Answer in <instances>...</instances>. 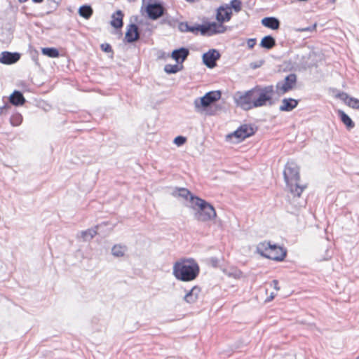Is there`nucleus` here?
<instances>
[{"instance_id": "obj_1", "label": "nucleus", "mask_w": 359, "mask_h": 359, "mask_svg": "<svg viewBox=\"0 0 359 359\" xmlns=\"http://www.w3.org/2000/svg\"><path fill=\"white\" fill-rule=\"evenodd\" d=\"M187 206L191 210L194 219L198 222H212L217 217L213 205L199 197L191 198V204Z\"/></svg>"}, {"instance_id": "obj_2", "label": "nucleus", "mask_w": 359, "mask_h": 359, "mask_svg": "<svg viewBox=\"0 0 359 359\" xmlns=\"http://www.w3.org/2000/svg\"><path fill=\"white\" fill-rule=\"evenodd\" d=\"M199 273V266L193 259H184L176 262L172 274L176 279L184 282L194 280Z\"/></svg>"}, {"instance_id": "obj_3", "label": "nucleus", "mask_w": 359, "mask_h": 359, "mask_svg": "<svg viewBox=\"0 0 359 359\" xmlns=\"http://www.w3.org/2000/svg\"><path fill=\"white\" fill-rule=\"evenodd\" d=\"M287 191L294 196L299 197L305 187L299 184V170L294 162H287L283 171Z\"/></svg>"}, {"instance_id": "obj_4", "label": "nucleus", "mask_w": 359, "mask_h": 359, "mask_svg": "<svg viewBox=\"0 0 359 359\" xmlns=\"http://www.w3.org/2000/svg\"><path fill=\"white\" fill-rule=\"evenodd\" d=\"M221 97V92L219 90L210 91L205 94L203 97H198L194 101V110L196 112L201 115H211L208 107Z\"/></svg>"}, {"instance_id": "obj_5", "label": "nucleus", "mask_w": 359, "mask_h": 359, "mask_svg": "<svg viewBox=\"0 0 359 359\" xmlns=\"http://www.w3.org/2000/svg\"><path fill=\"white\" fill-rule=\"evenodd\" d=\"M254 107H260L271 104L274 89L273 86L265 87L257 86L251 89Z\"/></svg>"}, {"instance_id": "obj_6", "label": "nucleus", "mask_w": 359, "mask_h": 359, "mask_svg": "<svg viewBox=\"0 0 359 359\" xmlns=\"http://www.w3.org/2000/svg\"><path fill=\"white\" fill-rule=\"evenodd\" d=\"M236 104L244 110H249L254 107L251 90L245 92H236L233 95Z\"/></svg>"}, {"instance_id": "obj_7", "label": "nucleus", "mask_w": 359, "mask_h": 359, "mask_svg": "<svg viewBox=\"0 0 359 359\" xmlns=\"http://www.w3.org/2000/svg\"><path fill=\"white\" fill-rule=\"evenodd\" d=\"M297 77L294 74H290L287 76L282 81L276 84V93L279 95H283L289 90H292L296 83Z\"/></svg>"}, {"instance_id": "obj_8", "label": "nucleus", "mask_w": 359, "mask_h": 359, "mask_svg": "<svg viewBox=\"0 0 359 359\" xmlns=\"http://www.w3.org/2000/svg\"><path fill=\"white\" fill-rule=\"evenodd\" d=\"M226 27L221 22H210L205 25L200 26V32L202 34L213 35L215 34L224 33Z\"/></svg>"}, {"instance_id": "obj_9", "label": "nucleus", "mask_w": 359, "mask_h": 359, "mask_svg": "<svg viewBox=\"0 0 359 359\" xmlns=\"http://www.w3.org/2000/svg\"><path fill=\"white\" fill-rule=\"evenodd\" d=\"M255 133V130L252 126L243 125L238 128L233 133L229 135V138L235 137L240 142L244 139L251 136Z\"/></svg>"}, {"instance_id": "obj_10", "label": "nucleus", "mask_w": 359, "mask_h": 359, "mask_svg": "<svg viewBox=\"0 0 359 359\" xmlns=\"http://www.w3.org/2000/svg\"><path fill=\"white\" fill-rule=\"evenodd\" d=\"M220 57V54L216 49H210L205 53L203 56V62L208 68H214L216 66V62Z\"/></svg>"}, {"instance_id": "obj_11", "label": "nucleus", "mask_w": 359, "mask_h": 359, "mask_svg": "<svg viewBox=\"0 0 359 359\" xmlns=\"http://www.w3.org/2000/svg\"><path fill=\"white\" fill-rule=\"evenodd\" d=\"M146 12L149 18L151 20H156L163 14V7L160 4H149L146 6Z\"/></svg>"}, {"instance_id": "obj_12", "label": "nucleus", "mask_w": 359, "mask_h": 359, "mask_svg": "<svg viewBox=\"0 0 359 359\" xmlns=\"http://www.w3.org/2000/svg\"><path fill=\"white\" fill-rule=\"evenodd\" d=\"M286 256V250L282 247L276 245H271V248L269 250L267 258L275 260L282 261Z\"/></svg>"}, {"instance_id": "obj_13", "label": "nucleus", "mask_w": 359, "mask_h": 359, "mask_svg": "<svg viewBox=\"0 0 359 359\" xmlns=\"http://www.w3.org/2000/svg\"><path fill=\"white\" fill-rule=\"evenodd\" d=\"M231 8L228 4H225L217 8L216 19L221 23L229 22L231 20Z\"/></svg>"}, {"instance_id": "obj_14", "label": "nucleus", "mask_w": 359, "mask_h": 359, "mask_svg": "<svg viewBox=\"0 0 359 359\" xmlns=\"http://www.w3.org/2000/svg\"><path fill=\"white\" fill-rule=\"evenodd\" d=\"M334 97L340 99L347 106L354 109H359V100L353 97L349 96L344 92H337Z\"/></svg>"}, {"instance_id": "obj_15", "label": "nucleus", "mask_w": 359, "mask_h": 359, "mask_svg": "<svg viewBox=\"0 0 359 359\" xmlns=\"http://www.w3.org/2000/svg\"><path fill=\"white\" fill-rule=\"evenodd\" d=\"M171 195L175 198H181L187 201V204H191V198H197L193 195L187 189L175 188L171 192Z\"/></svg>"}, {"instance_id": "obj_16", "label": "nucleus", "mask_w": 359, "mask_h": 359, "mask_svg": "<svg viewBox=\"0 0 359 359\" xmlns=\"http://www.w3.org/2000/svg\"><path fill=\"white\" fill-rule=\"evenodd\" d=\"M20 58V55L18 53L4 51L0 54V63L4 65H12L17 62Z\"/></svg>"}, {"instance_id": "obj_17", "label": "nucleus", "mask_w": 359, "mask_h": 359, "mask_svg": "<svg viewBox=\"0 0 359 359\" xmlns=\"http://www.w3.org/2000/svg\"><path fill=\"white\" fill-rule=\"evenodd\" d=\"M298 105V100L293 98H284L279 107L280 111H291Z\"/></svg>"}, {"instance_id": "obj_18", "label": "nucleus", "mask_w": 359, "mask_h": 359, "mask_svg": "<svg viewBox=\"0 0 359 359\" xmlns=\"http://www.w3.org/2000/svg\"><path fill=\"white\" fill-rule=\"evenodd\" d=\"M201 288L198 286H194L184 297V300L188 304L196 302L201 293Z\"/></svg>"}, {"instance_id": "obj_19", "label": "nucleus", "mask_w": 359, "mask_h": 359, "mask_svg": "<svg viewBox=\"0 0 359 359\" xmlns=\"http://www.w3.org/2000/svg\"><path fill=\"white\" fill-rule=\"evenodd\" d=\"M189 51L186 48H180L172 52L171 57L177 63H182L189 55Z\"/></svg>"}, {"instance_id": "obj_20", "label": "nucleus", "mask_w": 359, "mask_h": 359, "mask_svg": "<svg viewBox=\"0 0 359 359\" xmlns=\"http://www.w3.org/2000/svg\"><path fill=\"white\" fill-rule=\"evenodd\" d=\"M139 37L137 27L134 25H130L128 27L127 32L126 33V39L128 42H134L137 40Z\"/></svg>"}, {"instance_id": "obj_21", "label": "nucleus", "mask_w": 359, "mask_h": 359, "mask_svg": "<svg viewBox=\"0 0 359 359\" xmlns=\"http://www.w3.org/2000/svg\"><path fill=\"white\" fill-rule=\"evenodd\" d=\"M262 24L268 28L271 29H278L280 26L279 20L274 17H267L262 20Z\"/></svg>"}, {"instance_id": "obj_22", "label": "nucleus", "mask_w": 359, "mask_h": 359, "mask_svg": "<svg viewBox=\"0 0 359 359\" xmlns=\"http://www.w3.org/2000/svg\"><path fill=\"white\" fill-rule=\"evenodd\" d=\"M9 101L13 105L20 106L25 102V99L20 91L15 90L10 95Z\"/></svg>"}, {"instance_id": "obj_23", "label": "nucleus", "mask_w": 359, "mask_h": 359, "mask_svg": "<svg viewBox=\"0 0 359 359\" xmlns=\"http://www.w3.org/2000/svg\"><path fill=\"white\" fill-rule=\"evenodd\" d=\"M123 15L121 11H117L111 15V25L114 28H121L123 26Z\"/></svg>"}, {"instance_id": "obj_24", "label": "nucleus", "mask_w": 359, "mask_h": 359, "mask_svg": "<svg viewBox=\"0 0 359 359\" xmlns=\"http://www.w3.org/2000/svg\"><path fill=\"white\" fill-rule=\"evenodd\" d=\"M271 243L269 242H261L259 243L256 248V251L261 256L267 258L269 250L271 248Z\"/></svg>"}, {"instance_id": "obj_25", "label": "nucleus", "mask_w": 359, "mask_h": 359, "mask_svg": "<svg viewBox=\"0 0 359 359\" xmlns=\"http://www.w3.org/2000/svg\"><path fill=\"white\" fill-rule=\"evenodd\" d=\"M337 114L340 117L341 121L348 128H353L354 127V123L344 111L339 109L337 111Z\"/></svg>"}, {"instance_id": "obj_26", "label": "nucleus", "mask_w": 359, "mask_h": 359, "mask_svg": "<svg viewBox=\"0 0 359 359\" xmlns=\"http://www.w3.org/2000/svg\"><path fill=\"white\" fill-rule=\"evenodd\" d=\"M127 248L125 245H114L111 248V254L116 257H122L125 255Z\"/></svg>"}, {"instance_id": "obj_27", "label": "nucleus", "mask_w": 359, "mask_h": 359, "mask_svg": "<svg viewBox=\"0 0 359 359\" xmlns=\"http://www.w3.org/2000/svg\"><path fill=\"white\" fill-rule=\"evenodd\" d=\"M275 40L271 36H264L260 43V46L262 48H265L266 49H271L275 46Z\"/></svg>"}, {"instance_id": "obj_28", "label": "nucleus", "mask_w": 359, "mask_h": 359, "mask_svg": "<svg viewBox=\"0 0 359 359\" xmlns=\"http://www.w3.org/2000/svg\"><path fill=\"white\" fill-rule=\"evenodd\" d=\"M41 53L43 55L51 58H56L60 55L58 50L55 48H43Z\"/></svg>"}, {"instance_id": "obj_29", "label": "nucleus", "mask_w": 359, "mask_h": 359, "mask_svg": "<svg viewBox=\"0 0 359 359\" xmlns=\"http://www.w3.org/2000/svg\"><path fill=\"white\" fill-rule=\"evenodd\" d=\"M179 29L182 32H195L196 31H200V26L198 27H191L188 25L187 22H180L178 26Z\"/></svg>"}, {"instance_id": "obj_30", "label": "nucleus", "mask_w": 359, "mask_h": 359, "mask_svg": "<svg viewBox=\"0 0 359 359\" xmlns=\"http://www.w3.org/2000/svg\"><path fill=\"white\" fill-rule=\"evenodd\" d=\"M79 13L81 17L88 19L93 14V10L89 6H82L79 8Z\"/></svg>"}, {"instance_id": "obj_31", "label": "nucleus", "mask_w": 359, "mask_h": 359, "mask_svg": "<svg viewBox=\"0 0 359 359\" xmlns=\"http://www.w3.org/2000/svg\"><path fill=\"white\" fill-rule=\"evenodd\" d=\"M182 69V66L178 65H166L164 71L168 74H175Z\"/></svg>"}, {"instance_id": "obj_32", "label": "nucleus", "mask_w": 359, "mask_h": 359, "mask_svg": "<svg viewBox=\"0 0 359 359\" xmlns=\"http://www.w3.org/2000/svg\"><path fill=\"white\" fill-rule=\"evenodd\" d=\"M22 121V116L19 113H15L13 114L11 117L10 122L13 126H18L21 124Z\"/></svg>"}, {"instance_id": "obj_33", "label": "nucleus", "mask_w": 359, "mask_h": 359, "mask_svg": "<svg viewBox=\"0 0 359 359\" xmlns=\"http://www.w3.org/2000/svg\"><path fill=\"white\" fill-rule=\"evenodd\" d=\"M81 234L84 241H89L97 234V231L95 229H90L85 231H83Z\"/></svg>"}, {"instance_id": "obj_34", "label": "nucleus", "mask_w": 359, "mask_h": 359, "mask_svg": "<svg viewBox=\"0 0 359 359\" xmlns=\"http://www.w3.org/2000/svg\"><path fill=\"white\" fill-rule=\"evenodd\" d=\"M241 5L240 0H231L229 6L231 10L233 9L236 12H239L241 10Z\"/></svg>"}, {"instance_id": "obj_35", "label": "nucleus", "mask_w": 359, "mask_h": 359, "mask_svg": "<svg viewBox=\"0 0 359 359\" xmlns=\"http://www.w3.org/2000/svg\"><path fill=\"white\" fill-rule=\"evenodd\" d=\"M186 142L187 138L184 136H177L173 140L174 144L177 147L182 146Z\"/></svg>"}, {"instance_id": "obj_36", "label": "nucleus", "mask_w": 359, "mask_h": 359, "mask_svg": "<svg viewBox=\"0 0 359 359\" xmlns=\"http://www.w3.org/2000/svg\"><path fill=\"white\" fill-rule=\"evenodd\" d=\"M316 24H314L311 27H306L298 29L297 31L300 32H313V31L316 30Z\"/></svg>"}, {"instance_id": "obj_37", "label": "nucleus", "mask_w": 359, "mask_h": 359, "mask_svg": "<svg viewBox=\"0 0 359 359\" xmlns=\"http://www.w3.org/2000/svg\"><path fill=\"white\" fill-rule=\"evenodd\" d=\"M102 50L106 53L111 52V47L109 43H102L100 46Z\"/></svg>"}, {"instance_id": "obj_38", "label": "nucleus", "mask_w": 359, "mask_h": 359, "mask_svg": "<svg viewBox=\"0 0 359 359\" xmlns=\"http://www.w3.org/2000/svg\"><path fill=\"white\" fill-rule=\"evenodd\" d=\"M255 44H256L255 39H249L247 41V45L249 48H252Z\"/></svg>"}, {"instance_id": "obj_39", "label": "nucleus", "mask_w": 359, "mask_h": 359, "mask_svg": "<svg viewBox=\"0 0 359 359\" xmlns=\"http://www.w3.org/2000/svg\"><path fill=\"white\" fill-rule=\"evenodd\" d=\"M272 285L273 287V288L276 290V291H278L280 290L279 287H278V282L277 280H273L272 281Z\"/></svg>"}, {"instance_id": "obj_40", "label": "nucleus", "mask_w": 359, "mask_h": 359, "mask_svg": "<svg viewBox=\"0 0 359 359\" xmlns=\"http://www.w3.org/2000/svg\"><path fill=\"white\" fill-rule=\"evenodd\" d=\"M10 106L7 104H4L3 107H0V114H3L4 111L9 108Z\"/></svg>"}, {"instance_id": "obj_41", "label": "nucleus", "mask_w": 359, "mask_h": 359, "mask_svg": "<svg viewBox=\"0 0 359 359\" xmlns=\"http://www.w3.org/2000/svg\"><path fill=\"white\" fill-rule=\"evenodd\" d=\"M276 295V293L271 292L270 296L267 298L266 301L267 302L271 301L272 299H273V298L275 297Z\"/></svg>"}, {"instance_id": "obj_42", "label": "nucleus", "mask_w": 359, "mask_h": 359, "mask_svg": "<svg viewBox=\"0 0 359 359\" xmlns=\"http://www.w3.org/2000/svg\"><path fill=\"white\" fill-rule=\"evenodd\" d=\"M35 3H41L43 0H32Z\"/></svg>"}, {"instance_id": "obj_43", "label": "nucleus", "mask_w": 359, "mask_h": 359, "mask_svg": "<svg viewBox=\"0 0 359 359\" xmlns=\"http://www.w3.org/2000/svg\"><path fill=\"white\" fill-rule=\"evenodd\" d=\"M186 1L188 2L194 3V2L198 1V0H186Z\"/></svg>"}, {"instance_id": "obj_44", "label": "nucleus", "mask_w": 359, "mask_h": 359, "mask_svg": "<svg viewBox=\"0 0 359 359\" xmlns=\"http://www.w3.org/2000/svg\"><path fill=\"white\" fill-rule=\"evenodd\" d=\"M20 2L22 3V2H25L27 1V0H18Z\"/></svg>"}, {"instance_id": "obj_45", "label": "nucleus", "mask_w": 359, "mask_h": 359, "mask_svg": "<svg viewBox=\"0 0 359 359\" xmlns=\"http://www.w3.org/2000/svg\"><path fill=\"white\" fill-rule=\"evenodd\" d=\"M258 66H257V65H255L254 66H252L253 68H256Z\"/></svg>"}, {"instance_id": "obj_46", "label": "nucleus", "mask_w": 359, "mask_h": 359, "mask_svg": "<svg viewBox=\"0 0 359 359\" xmlns=\"http://www.w3.org/2000/svg\"><path fill=\"white\" fill-rule=\"evenodd\" d=\"M356 359H359V355L356 358Z\"/></svg>"}]
</instances>
